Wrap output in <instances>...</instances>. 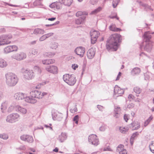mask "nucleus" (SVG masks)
Instances as JSON below:
<instances>
[{"instance_id": "1", "label": "nucleus", "mask_w": 154, "mask_h": 154, "mask_svg": "<svg viewBox=\"0 0 154 154\" xmlns=\"http://www.w3.org/2000/svg\"><path fill=\"white\" fill-rule=\"evenodd\" d=\"M121 35L117 33L111 35L107 41L106 48L108 50L113 49L115 51L117 50L118 43L121 42Z\"/></svg>"}, {"instance_id": "2", "label": "nucleus", "mask_w": 154, "mask_h": 154, "mask_svg": "<svg viewBox=\"0 0 154 154\" xmlns=\"http://www.w3.org/2000/svg\"><path fill=\"white\" fill-rule=\"evenodd\" d=\"M6 83L9 86H14L18 82V79L17 76L12 73H8L5 75Z\"/></svg>"}, {"instance_id": "3", "label": "nucleus", "mask_w": 154, "mask_h": 154, "mask_svg": "<svg viewBox=\"0 0 154 154\" xmlns=\"http://www.w3.org/2000/svg\"><path fill=\"white\" fill-rule=\"evenodd\" d=\"M14 97L17 100H19L23 99L26 102L32 104H34L37 102V100L35 98L30 97H27L26 95L22 93H18L14 95Z\"/></svg>"}, {"instance_id": "4", "label": "nucleus", "mask_w": 154, "mask_h": 154, "mask_svg": "<svg viewBox=\"0 0 154 154\" xmlns=\"http://www.w3.org/2000/svg\"><path fill=\"white\" fill-rule=\"evenodd\" d=\"M63 79L66 83L70 86L74 85L76 82L75 77L73 74L71 75L69 74H65L63 75Z\"/></svg>"}, {"instance_id": "5", "label": "nucleus", "mask_w": 154, "mask_h": 154, "mask_svg": "<svg viewBox=\"0 0 154 154\" xmlns=\"http://www.w3.org/2000/svg\"><path fill=\"white\" fill-rule=\"evenodd\" d=\"M20 115L18 113H13L7 116L6 121L7 122L13 123L17 121Z\"/></svg>"}, {"instance_id": "6", "label": "nucleus", "mask_w": 154, "mask_h": 154, "mask_svg": "<svg viewBox=\"0 0 154 154\" xmlns=\"http://www.w3.org/2000/svg\"><path fill=\"white\" fill-rule=\"evenodd\" d=\"M88 141L90 144L95 146H97L99 144V141L97 136L95 134H92L88 136Z\"/></svg>"}, {"instance_id": "7", "label": "nucleus", "mask_w": 154, "mask_h": 154, "mask_svg": "<svg viewBox=\"0 0 154 154\" xmlns=\"http://www.w3.org/2000/svg\"><path fill=\"white\" fill-rule=\"evenodd\" d=\"M12 38L11 35H3L0 36V39L3 45H7L11 43L10 40Z\"/></svg>"}, {"instance_id": "8", "label": "nucleus", "mask_w": 154, "mask_h": 154, "mask_svg": "<svg viewBox=\"0 0 154 154\" xmlns=\"http://www.w3.org/2000/svg\"><path fill=\"white\" fill-rule=\"evenodd\" d=\"M91 36V42L92 44H94L97 41V38L100 35L98 31L94 30L90 32Z\"/></svg>"}, {"instance_id": "9", "label": "nucleus", "mask_w": 154, "mask_h": 154, "mask_svg": "<svg viewBox=\"0 0 154 154\" xmlns=\"http://www.w3.org/2000/svg\"><path fill=\"white\" fill-rule=\"evenodd\" d=\"M23 76L25 79L29 80L33 78L34 75L32 70L26 69L23 72Z\"/></svg>"}, {"instance_id": "10", "label": "nucleus", "mask_w": 154, "mask_h": 154, "mask_svg": "<svg viewBox=\"0 0 154 154\" xmlns=\"http://www.w3.org/2000/svg\"><path fill=\"white\" fill-rule=\"evenodd\" d=\"M26 55L23 52L17 53L12 56V58L16 59L17 60H21L26 58Z\"/></svg>"}, {"instance_id": "11", "label": "nucleus", "mask_w": 154, "mask_h": 154, "mask_svg": "<svg viewBox=\"0 0 154 154\" xmlns=\"http://www.w3.org/2000/svg\"><path fill=\"white\" fill-rule=\"evenodd\" d=\"M74 51L77 55L82 57L84 56L85 52V48L82 47L80 46L76 48Z\"/></svg>"}, {"instance_id": "12", "label": "nucleus", "mask_w": 154, "mask_h": 154, "mask_svg": "<svg viewBox=\"0 0 154 154\" xmlns=\"http://www.w3.org/2000/svg\"><path fill=\"white\" fill-rule=\"evenodd\" d=\"M30 94L31 96L30 97L33 98H36L40 99L42 98V95H41V92L37 90L32 91L30 92Z\"/></svg>"}, {"instance_id": "13", "label": "nucleus", "mask_w": 154, "mask_h": 154, "mask_svg": "<svg viewBox=\"0 0 154 154\" xmlns=\"http://www.w3.org/2000/svg\"><path fill=\"white\" fill-rule=\"evenodd\" d=\"M45 69L47 71L50 73L56 74L57 72L58 68L57 67L54 66H48Z\"/></svg>"}, {"instance_id": "14", "label": "nucleus", "mask_w": 154, "mask_h": 154, "mask_svg": "<svg viewBox=\"0 0 154 154\" xmlns=\"http://www.w3.org/2000/svg\"><path fill=\"white\" fill-rule=\"evenodd\" d=\"M20 138L22 140L29 143H32L33 141L32 137L27 135H23L20 137Z\"/></svg>"}, {"instance_id": "15", "label": "nucleus", "mask_w": 154, "mask_h": 154, "mask_svg": "<svg viewBox=\"0 0 154 154\" xmlns=\"http://www.w3.org/2000/svg\"><path fill=\"white\" fill-rule=\"evenodd\" d=\"M15 110L16 111L20 112L23 114H26L27 112V110L25 108L22 107L18 105L15 106Z\"/></svg>"}, {"instance_id": "16", "label": "nucleus", "mask_w": 154, "mask_h": 154, "mask_svg": "<svg viewBox=\"0 0 154 154\" xmlns=\"http://www.w3.org/2000/svg\"><path fill=\"white\" fill-rule=\"evenodd\" d=\"M144 42H149L151 38V33L149 32H145L144 35Z\"/></svg>"}, {"instance_id": "17", "label": "nucleus", "mask_w": 154, "mask_h": 154, "mask_svg": "<svg viewBox=\"0 0 154 154\" xmlns=\"http://www.w3.org/2000/svg\"><path fill=\"white\" fill-rule=\"evenodd\" d=\"M114 92L115 94H120L119 96H121L124 93V90L116 85L114 88Z\"/></svg>"}, {"instance_id": "18", "label": "nucleus", "mask_w": 154, "mask_h": 154, "mask_svg": "<svg viewBox=\"0 0 154 154\" xmlns=\"http://www.w3.org/2000/svg\"><path fill=\"white\" fill-rule=\"evenodd\" d=\"M95 54V51L92 48L89 49L87 53V56L90 59H92L94 57Z\"/></svg>"}, {"instance_id": "19", "label": "nucleus", "mask_w": 154, "mask_h": 154, "mask_svg": "<svg viewBox=\"0 0 154 154\" xmlns=\"http://www.w3.org/2000/svg\"><path fill=\"white\" fill-rule=\"evenodd\" d=\"M143 44L145 45L143 47L144 50L148 52H150L152 46L151 44L149 42H143Z\"/></svg>"}, {"instance_id": "20", "label": "nucleus", "mask_w": 154, "mask_h": 154, "mask_svg": "<svg viewBox=\"0 0 154 154\" xmlns=\"http://www.w3.org/2000/svg\"><path fill=\"white\" fill-rule=\"evenodd\" d=\"M62 4L67 6H70L72 2V0H58Z\"/></svg>"}, {"instance_id": "21", "label": "nucleus", "mask_w": 154, "mask_h": 154, "mask_svg": "<svg viewBox=\"0 0 154 154\" xmlns=\"http://www.w3.org/2000/svg\"><path fill=\"white\" fill-rule=\"evenodd\" d=\"M141 71L140 68L136 67L134 68L131 71V74L133 75L139 74Z\"/></svg>"}, {"instance_id": "22", "label": "nucleus", "mask_w": 154, "mask_h": 154, "mask_svg": "<svg viewBox=\"0 0 154 154\" xmlns=\"http://www.w3.org/2000/svg\"><path fill=\"white\" fill-rule=\"evenodd\" d=\"M67 138V134L65 133H62L59 136L58 140L61 142H63Z\"/></svg>"}, {"instance_id": "23", "label": "nucleus", "mask_w": 154, "mask_h": 154, "mask_svg": "<svg viewBox=\"0 0 154 154\" xmlns=\"http://www.w3.org/2000/svg\"><path fill=\"white\" fill-rule=\"evenodd\" d=\"M55 60L52 59L44 60H42V63L45 65H48L55 62Z\"/></svg>"}, {"instance_id": "24", "label": "nucleus", "mask_w": 154, "mask_h": 154, "mask_svg": "<svg viewBox=\"0 0 154 154\" xmlns=\"http://www.w3.org/2000/svg\"><path fill=\"white\" fill-rule=\"evenodd\" d=\"M85 17L84 15L82 16L81 17L76 20L75 23L77 24H81L83 23L85 19Z\"/></svg>"}, {"instance_id": "25", "label": "nucleus", "mask_w": 154, "mask_h": 154, "mask_svg": "<svg viewBox=\"0 0 154 154\" xmlns=\"http://www.w3.org/2000/svg\"><path fill=\"white\" fill-rule=\"evenodd\" d=\"M109 29L111 31L114 32H119L121 31L120 29L116 27L115 25L113 24H112L109 26Z\"/></svg>"}, {"instance_id": "26", "label": "nucleus", "mask_w": 154, "mask_h": 154, "mask_svg": "<svg viewBox=\"0 0 154 154\" xmlns=\"http://www.w3.org/2000/svg\"><path fill=\"white\" fill-rule=\"evenodd\" d=\"M44 30L39 28H36L34 29L33 33L36 35L43 34L44 33Z\"/></svg>"}, {"instance_id": "27", "label": "nucleus", "mask_w": 154, "mask_h": 154, "mask_svg": "<svg viewBox=\"0 0 154 154\" xmlns=\"http://www.w3.org/2000/svg\"><path fill=\"white\" fill-rule=\"evenodd\" d=\"M7 65V63L5 60L3 59L0 58V68H5Z\"/></svg>"}, {"instance_id": "28", "label": "nucleus", "mask_w": 154, "mask_h": 154, "mask_svg": "<svg viewBox=\"0 0 154 154\" xmlns=\"http://www.w3.org/2000/svg\"><path fill=\"white\" fill-rule=\"evenodd\" d=\"M128 130V128L125 126H121L120 127L119 130L122 133L124 134Z\"/></svg>"}, {"instance_id": "29", "label": "nucleus", "mask_w": 154, "mask_h": 154, "mask_svg": "<svg viewBox=\"0 0 154 154\" xmlns=\"http://www.w3.org/2000/svg\"><path fill=\"white\" fill-rule=\"evenodd\" d=\"M10 46H7L4 49V52L5 54H8L11 52Z\"/></svg>"}, {"instance_id": "30", "label": "nucleus", "mask_w": 154, "mask_h": 154, "mask_svg": "<svg viewBox=\"0 0 154 154\" xmlns=\"http://www.w3.org/2000/svg\"><path fill=\"white\" fill-rule=\"evenodd\" d=\"M102 10V8L99 7L96 9L92 11L91 13V14H96L97 13L100 11Z\"/></svg>"}, {"instance_id": "31", "label": "nucleus", "mask_w": 154, "mask_h": 154, "mask_svg": "<svg viewBox=\"0 0 154 154\" xmlns=\"http://www.w3.org/2000/svg\"><path fill=\"white\" fill-rule=\"evenodd\" d=\"M134 91L137 94H139L141 91V89L138 87H135L133 89Z\"/></svg>"}, {"instance_id": "32", "label": "nucleus", "mask_w": 154, "mask_h": 154, "mask_svg": "<svg viewBox=\"0 0 154 154\" xmlns=\"http://www.w3.org/2000/svg\"><path fill=\"white\" fill-rule=\"evenodd\" d=\"M58 46V45L57 43L55 42H52L51 43V48L52 49H56L57 48Z\"/></svg>"}, {"instance_id": "33", "label": "nucleus", "mask_w": 154, "mask_h": 154, "mask_svg": "<svg viewBox=\"0 0 154 154\" xmlns=\"http://www.w3.org/2000/svg\"><path fill=\"white\" fill-rule=\"evenodd\" d=\"M149 147L151 151L154 153V141L151 142L149 145Z\"/></svg>"}, {"instance_id": "34", "label": "nucleus", "mask_w": 154, "mask_h": 154, "mask_svg": "<svg viewBox=\"0 0 154 154\" xmlns=\"http://www.w3.org/2000/svg\"><path fill=\"white\" fill-rule=\"evenodd\" d=\"M55 8L57 9H59L61 8L62 4L59 1L58 2H55Z\"/></svg>"}, {"instance_id": "35", "label": "nucleus", "mask_w": 154, "mask_h": 154, "mask_svg": "<svg viewBox=\"0 0 154 154\" xmlns=\"http://www.w3.org/2000/svg\"><path fill=\"white\" fill-rule=\"evenodd\" d=\"M76 106V105L75 104L74 106L71 109L70 111L71 112L74 113L77 111V109Z\"/></svg>"}, {"instance_id": "36", "label": "nucleus", "mask_w": 154, "mask_h": 154, "mask_svg": "<svg viewBox=\"0 0 154 154\" xmlns=\"http://www.w3.org/2000/svg\"><path fill=\"white\" fill-rule=\"evenodd\" d=\"M6 102H3L2 103L1 109L2 110V112H3V110H5L6 108Z\"/></svg>"}, {"instance_id": "37", "label": "nucleus", "mask_w": 154, "mask_h": 154, "mask_svg": "<svg viewBox=\"0 0 154 154\" xmlns=\"http://www.w3.org/2000/svg\"><path fill=\"white\" fill-rule=\"evenodd\" d=\"M124 146L122 144H120L117 147L116 151L117 152H119L120 151L124 150Z\"/></svg>"}, {"instance_id": "38", "label": "nucleus", "mask_w": 154, "mask_h": 154, "mask_svg": "<svg viewBox=\"0 0 154 154\" xmlns=\"http://www.w3.org/2000/svg\"><path fill=\"white\" fill-rule=\"evenodd\" d=\"M33 5L35 6H40L42 5L40 0H36L33 3Z\"/></svg>"}, {"instance_id": "39", "label": "nucleus", "mask_w": 154, "mask_h": 154, "mask_svg": "<svg viewBox=\"0 0 154 154\" xmlns=\"http://www.w3.org/2000/svg\"><path fill=\"white\" fill-rule=\"evenodd\" d=\"M119 1L120 0H113L112 4L114 8L116 7Z\"/></svg>"}, {"instance_id": "40", "label": "nucleus", "mask_w": 154, "mask_h": 154, "mask_svg": "<svg viewBox=\"0 0 154 154\" xmlns=\"http://www.w3.org/2000/svg\"><path fill=\"white\" fill-rule=\"evenodd\" d=\"M55 54V53L52 52H46L45 54V55L46 56L49 57H52Z\"/></svg>"}, {"instance_id": "41", "label": "nucleus", "mask_w": 154, "mask_h": 154, "mask_svg": "<svg viewBox=\"0 0 154 154\" xmlns=\"http://www.w3.org/2000/svg\"><path fill=\"white\" fill-rule=\"evenodd\" d=\"M79 119V116L78 115H76L74 117L73 119V121L76 124H78V121Z\"/></svg>"}, {"instance_id": "42", "label": "nucleus", "mask_w": 154, "mask_h": 154, "mask_svg": "<svg viewBox=\"0 0 154 154\" xmlns=\"http://www.w3.org/2000/svg\"><path fill=\"white\" fill-rule=\"evenodd\" d=\"M11 48V50L12 52L14 51H17V47L15 45L10 46Z\"/></svg>"}, {"instance_id": "43", "label": "nucleus", "mask_w": 154, "mask_h": 154, "mask_svg": "<svg viewBox=\"0 0 154 154\" xmlns=\"http://www.w3.org/2000/svg\"><path fill=\"white\" fill-rule=\"evenodd\" d=\"M0 138L4 140H7L8 138V136L5 134H0Z\"/></svg>"}, {"instance_id": "44", "label": "nucleus", "mask_w": 154, "mask_h": 154, "mask_svg": "<svg viewBox=\"0 0 154 154\" xmlns=\"http://www.w3.org/2000/svg\"><path fill=\"white\" fill-rule=\"evenodd\" d=\"M15 106H14L13 105H11L8 108V111L9 112H12L14 109H15Z\"/></svg>"}, {"instance_id": "45", "label": "nucleus", "mask_w": 154, "mask_h": 154, "mask_svg": "<svg viewBox=\"0 0 154 154\" xmlns=\"http://www.w3.org/2000/svg\"><path fill=\"white\" fill-rule=\"evenodd\" d=\"M29 53L30 54L35 55L36 54H37L38 52L36 49H32L30 50Z\"/></svg>"}, {"instance_id": "46", "label": "nucleus", "mask_w": 154, "mask_h": 154, "mask_svg": "<svg viewBox=\"0 0 154 154\" xmlns=\"http://www.w3.org/2000/svg\"><path fill=\"white\" fill-rule=\"evenodd\" d=\"M139 135V134L138 132H136L135 133H134L132 135L131 138L132 139L134 140L135 138L138 136Z\"/></svg>"}, {"instance_id": "47", "label": "nucleus", "mask_w": 154, "mask_h": 154, "mask_svg": "<svg viewBox=\"0 0 154 154\" xmlns=\"http://www.w3.org/2000/svg\"><path fill=\"white\" fill-rule=\"evenodd\" d=\"M152 119V116H150L145 122V125H147L150 122L151 120Z\"/></svg>"}, {"instance_id": "48", "label": "nucleus", "mask_w": 154, "mask_h": 154, "mask_svg": "<svg viewBox=\"0 0 154 154\" xmlns=\"http://www.w3.org/2000/svg\"><path fill=\"white\" fill-rule=\"evenodd\" d=\"M121 109L119 107H115L114 110V113L119 112L120 113Z\"/></svg>"}, {"instance_id": "49", "label": "nucleus", "mask_w": 154, "mask_h": 154, "mask_svg": "<svg viewBox=\"0 0 154 154\" xmlns=\"http://www.w3.org/2000/svg\"><path fill=\"white\" fill-rule=\"evenodd\" d=\"M63 119V118L61 115L59 114L57 116V117L56 119V120L60 121H61Z\"/></svg>"}, {"instance_id": "50", "label": "nucleus", "mask_w": 154, "mask_h": 154, "mask_svg": "<svg viewBox=\"0 0 154 154\" xmlns=\"http://www.w3.org/2000/svg\"><path fill=\"white\" fill-rule=\"evenodd\" d=\"M134 104L133 103H131L127 105L126 109H130L133 108L134 106Z\"/></svg>"}, {"instance_id": "51", "label": "nucleus", "mask_w": 154, "mask_h": 154, "mask_svg": "<svg viewBox=\"0 0 154 154\" xmlns=\"http://www.w3.org/2000/svg\"><path fill=\"white\" fill-rule=\"evenodd\" d=\"M103 151H112V149L109 146H107L106 147H105L103 149Z\"/></svg>"}, {"instance_id": "52", "label": "nucleus", "mask_w": 154, "mask_h": 154, "mask_svg": "<svg viewBox=\"0 0 154 154\" xmlns=\"http://www.w3.org/2000/svg\"><path fill=\"white\" fill-rule=\"evenodd\" d=\"M106 129V126H101L99 128V130L101 131H104Z\"/></svg>"}, {"instance_id": "53", "label": "nucleus", "mask_w": 154, "mask_h": 154, "mask_svg": "<svg viewBox=\"0 0 154 154\" xmlns=\"http://www.w3.org/2000/svg\"><path fill=\"white\" fill-rule=\"evenodd\" d=\"M59 23V21H57L55 23H53L52 24H46L45 25L46 26H51L54 25H56L57 24H58Z\"/></svg>"}, {"instance_id": "54", "label": "nucleus", "mask_w": 154, "mask_h": 154, "mask_svg": "<svg viewBox=\"0 0 154 154\" xmlns=\"http://www.w3.org/2000/svg\"><path fill=\"white\" fill-rule=\"evenodd\" d=\"M46 39V37L45 35H43L39 39V40L40 41L42 42L44 41L45 39Z\"/></svg>"}, {"instance_id": "55", "label": "nucleus", "mask_w": 154, "mask_h": 154, "mask_svg": "<svg viewBox=\"0 0 154 154\" xmlns=\"http://www.w3.org/2000/svg\"><path fill=\"white\" fill-rule=\"evenodd\" d=\"M83 12H82V11H78L76 13V15L77 17H78L79 16H82L83 14Z\"/></svg>"}, {"instance_id": "56", "label": "nucleus", "mask_w": 154, "mask_h": 154, "mask_svg": "<svg viewBox=\"0 0 154 154\" xmlns=\"http://www.w3.org/2000/svg\"><path fill=\"white\" fill-rule=\"evenodd\" d=\"M53 33L51 32L45 34V37H46V38H47L51 36H52L53 35Z\"/></svg>"}, {"instance_id": "57", "label": "nucleus", "mask_w": 154, "mask_h": 154, "mask_svg": "<svg viewBox=\"0 0 154 154\" xmlns=\"http://www.w3.org/2000/svg\"><path fill=\"white\" fill-rule=\"evenodd\" d=\"M19 29L23 32H27L29 30H31V29H28V28H26V29H24V28H20Z\"/></svg>"}, {"instance_id": "58", "label": "nucleus", "mask_w": 154, "mask_h": 154, "mask_svg": "<svg viewBox=\"0 0 154 154\" xmlns=\"http://www.w3.org/2000/svg\"><path fill=\"white\" fill-rule=\"evenodd\" d=\"M120 116V113L119 112L114 113V116L116 118H119Z\"/></svg>"}, {"instance_id": "59", "label": "nucleus", "mask_w": 154, "mask_h": 154, "mask_svg": "<svg viewBox=\"0 0 154 154\" xmlns=\"http://www.w3.org/2000/svg\"><path fill=\"white\" fill-rule=\"evenodd\" d=\"M58 115H57L55 113L52 114V117L53 119L54 120H56V118L57 117V116Z\"/></svg>"}, {"instance_id": "60", "label": "nucleus", "mask_w": 154, "mask_h": 154, "mask_svg": "<svg viewBox=\"0 0 154 154\" xmlns=\"http://www.w3.org/2000/svg\"><path fill=\"white\" fill-rule=\"evenodd\" d=\"M118 152H119V154H127L126 150L125 149L120 151Z\"/></svg>"}, {"instance_id": "61", "label": "nucleus", "mask_w": 154, "mask_h": 154, "mask_svg": "<svg viewBox=\"0 0 154 154\" xmlns=\"http://www.w3.org/2000/svg\"><path fill=\"white\" fill-rule=\"evenodd\" d=\"M55 2L52 3L49 6L50 7L52 8H55Z\"/></svg>"}, {"instance_id": "62", "label": "nucleus", "mask_w": 154, "mask_h": 154, "mask_svg": "<svg viewBox=\"0 0 154 154\" xmlns=\"http://www.w3.org/2000/svg\"><path fill=\"white\" fill-rule=\"evenodd\" d=\"M72 68L73 69L75 70L78 67V66L77 64H74L72 65Z\"/></svg>"}, {"instance_id": "63", "label": "nucleus", "mask_w": 154, "mask_h": 154, "mask_svg": "<svg viewBox=\"0 0 154 154\" xmlns=\"http://www.w3.org/2000/svg\"><path fill=\"white\" fill-rule=\"evenodd\" d=\"M97 2V0H91L90 2L91 4L94 5Z\"/></svg>"}, {"instance_id": "64", "label": "nucleus", "mask_w": 154, "mask_h": 154, "mask_svg": "<svg viewBox=\"0 0 154 154\" xmlns=\"http://www.w3.org/2000/svg\"><path fill=\"white\" fill-rule=\"evenodd\" d=\"M34 69L36 70H37V71L38 73H40L41 72V70L40 68L37 66H35Z\"/></svg>"}]
</instances>
